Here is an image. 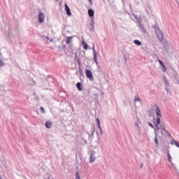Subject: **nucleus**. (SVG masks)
<instances>
[{
  "instance_id": "nucleus-1",
  "label": "nucleus",
  "mask_w": 179,
  "mask_h": 179,
  "mask_svg": "<svg viewBox=\"0 0 179 179\" xmlns=\"http://www.w3.org/2000/svg\"><path fill=\"white\" fill-rule=\"evenodd\" d=\"M154 108L157 115V118L154 117L152 120L154 126L155 127V128L154 127L155 135H157V132L160 131V128H161L162 135H163V131H164L165 132H167V130L164 127V124L162 123V120H160V118H162V111H160V108H159V106H157V105H155Z\"/></svg>"
},
{
  "instance_id": "nucleus-2",
  "label": "nucleus",
  "mask_w": 179,
  "mask_h": 179,
  "mask_svg": "<svg viewBox=\"0 0 179 179\" xmlns=\"http://www.w3.org/2000/svg\"><path fill=\"white\" fill-rule=\"evenodd\" d=\"M155 33L157 34V37L159 41H162L163 40V33H162V31H160V29L157 27L155 29Z\"/></svg>"
},
{
  "instance_id": "nucleus-3",
  "label": "nucleus",
  "mask_w": 179,
  "mask_h": 179,
  "mask_svg": "<svg viewBox=\"0 0 179 179\" xmlns=\"http://www.w3.org/2000/svg\"><path fill=\"white\" fill-rule=\"evenodd\" d=\"M85 75L90 80H93V73L90 70H85Z\"/></svg>"
},
{
  "instance_id": "nucleus-4",
  "label": "nucleus",
  "mask_w": 179,
  "mask_h": 179,
  "mask_svg": "<svg viewBox=\"0 0 179 179\" xmlns=\"http://www.w3.org/2000/svg\"><path fill=\"white\" fill-rule=\"evenodd\" d=\"M45 18V15L43 13H39L38 14V22L39 23H43L44 22V19Z\"/></svg>"
},
{
  "instance_id": "nucleus-5",
  "label": "nucleus",
  "mask_w": 179,
  "mask_h": 179,
  "mask_svg": "<svg viewBox=\"0 0 179 179\" xmlns=\"http://www.w3.org/2000/svg\"><path fill=\"white\" fill-rule=\"evenodd\" d=\"M158 62H159V65L161 66L162 72H166L167 68H166V66H164V64H163V62H162V60H160V59H158Z\"/></svg>"
},
{
  "instance_id": "nucleus-6",
  "label": "nucleus",
  "mask_w": 179,
  "mask_h": 179,
  "mask_svg": "<svg viewBox=\"0 0 179 179\" xmlns=\"http://www.w3.org/2000/svg\"><path fill=\"white\" fill-rule=\"evenodd\" d=\"M96 161V157H94V153L92 152L90 157V163H94Z\"/></svg>"
},
{
  "instance_id": "nucleus-7",
  "label": "nucleus",
  "mask_w": 179,
  "mask_h": 179,
  "mask_svg": "<svg viewBox=\"0 0 179 179\" xmlns=\"http://www.w3.org/2000/svg\"><path fill=\"white\" fill-rule=\"evenodd\" d=\"M65 8H66V15L68 16H71V15H72V13H71V9L69 8V6H68V4L65 3Z\"/></svg>"
},
{
  "instance_id": "nucleus-8",
  "label": "nucleus",
  "mask_w": 179,
  "mask_h": 179,
  "mask_svg": "<svg viewBox=\"0 0 179 179\" xmlns=\"http://www.w3.org/2000/svg\"><path fill=\"white\" fill-rule=\"evenodd\" d=\"M77 86V89L79 92H82V90H83V85H82L81 83H78L76 84Z\"/></svg>"
},
{
  "instance_id": "nucleus-9",
  "label": "nucleus",
  "mask_w": 179,
  "mask_h": 179,
  "mask_svg": "<svg viewBox=\"0 0 179 179\" xmlns=\"http://www.w3.org/2000/svg\"><path fill=\"white\" fill-rule=\"evenodd\" d=\"M73 38V36H68L66 40V44H71V43H72Z\"/></svg>"
},
{
  "instance_id": "nucleus-10",
  "label": "nucleus",
  "mask_w": 179,
  "mask_h": 179,
  "mask_svg": "<svg viewBox=\"0 0 179 179\" xmlns=\"http://www.w3.org/2000/svg\"><path fill=\"white\" fill-rule=\"evenodd\" d=\"M171 145H175L176 148H179V142L176 141V140H171Z\"/></svg>"
},
{
  "instance_id": "nucleus-11",
  "label": "nucleus",
  "mask_w": 179,
  "mask_h": 179,
  "mask_svg": "<svg viewBox=\"0 0 179 179\" xmlns=\"http://www.w3.org/2000/svg\"><path fill=\"white\" fill-rule=\"evenodd\" d=\"M88 15L90 17H93L94 16V11L92 9L88 10Z\"/></svg>"
},
{
  "instance_id": "nucleus-12",
  "label": "nucleus",
  "mask_w": 179,
  "mask_h": 179,
  "mask_svg": "<svg viewBox=\"0 0 179 179\" xmlns=\"http://www.w3.org/2000/svg\"><path fill=\"white\" fill-rule=\"evenodd\" d=\"M96 122H97V125L99 128L100 132L103 131V129H101V126L100 125V119L97 118L96 119Z\"/></svg>"
},
{
  "instance_id": "nucleus-13",
  "label": "nucleus",
  "mask_w": 179,
  "mask_h": 179,
  "mask_svg": "<svg viewBox=\"0 0 179 179\" xmlns=\"http://www.w3.org/2000/svg\"><path fill=\"white\" fill-rule=\"evenodd\" d=\"M83 48L84 50H87V48H89V45L85 42V41H83Z\"/></svg>"
},
{
  "instance_id": "nucleus-14",
  "label": "nucleus",
  "mask_w": 179,
  "mask_h": 179,
  "mask_svg": "<svg viewBox=\"0 0 179 179\" xmlns=\"http://www.w3.org/2000/svg\"><path fill=\"white\" fill-rule=\"evenodd\" d=\"M45 127L46 128H51L52 127V123H51V122H46Z\"/></svg>"
},
{
  "instance_id": "nucleus-15",
  "label": "nucleus",
  "mask_w": 179,
  "mask_h": 179,
  "mask_svg": "<svg viewBox=\"0 0 179 179\" xmlns=\"http://www.w3.org/2000/svg\"><path fill=\"white\" fill-rule=\"evenodd\" d=\"M134 43L136 44V45H142V42H141L139 40H134Z\"/></svg>"
},
{
  "instance_id": "nucleus-16",
  "label": "nucleus",
  "mask_w": 179,
  "mask_h": 179,
  "mask_svg": "<svg viewBox=\"0 0 179 179\" xmlns=\"http://www.w3.org/2000/svg\"><path fill=\"white\" fill-rule=\"evenodd\" d=\"M155 143H156V145H159V140L157 139V135L155 134Z\"/></svg>"
},
{
  "instance_id": "nucleus-17",
  "label": "nucleus",
  "mask_w": 179,
  "mask_h": 179,
  "mask_svg": "<svg viewBox=\"0 0 179 179\" xmlns=\"http://www.w3.org/2000/svg\"><path fill=\"white\" fill-rule=\"evenodd\" d=\"M0 66H5V62L0 59Z\"/></svg>"
},
{
  "instance_id": "nucleus-18",
  "label": "nucleus",
  "mask_w": 179,
  "mask_h": 179,
  "mask_svg": "<svg viewBox=\"0 0 179 179\" xmlns=\"http://www.w3.org/2000/svg\"><path fill=\"white\" fill-rule=\"evenodd\" d=\"M141 28L142 31H143V33H147L146 29H145V27L141 25Z\"/></svg>"
},
{
  "instance_id": "nucleus-19",
  "label": "nucleus",
  "mask_w": 179,
  "mask_h": 179,
  "mask_svg": "<svg viewBox=\"0 0 179 179\" xmlns=\"http://www.w3.org/2000/svg\"><path fill=\"white\" fill-rule=\"evenodd\" d=\"M135 101H139L141 103V99L138 96L135 97Z\"/></svg>"
},
{
  "instance_id": "nucleus-20",
  "label": "nucleus",
  "mask_w": 179,
  "mask_h": 179,
  "mask_svg": "<svg viewBox=\"0 0 179 179\" xmlns=\"http://www.w3.org/2000/svg\"><path fill=\"white\" fill-rule=\"evenodd\" d=\"M40 110H41V111L42 113H45V109H44V107L41 106V107L40 108Z\"/></svg>"
},
{
  "instance_id": "nucleus-21",
  "label": "nucleus",
  "mask_w": 179,
  "mask_h": 179,
  "mask_svg": "<svg viewBox=\"0 0 179 179\" xmlns=\"http://www.w3.org/2000/svg\"><path fill=\"white\" fill-rule=\"evenodd\" d=\"M148 125H149V127H150L151 128H153L155 129V126H153V124H152L151 122H148Z\"/></svg>"
},
{
  "instance_id": "nucleus-22",
  "label": "nucleus",
  "mask_w": 179,
  "mask_h": 179,
  "mask_svg": "<svg viewBox=\"0 0 179 179\" xmlns=\"http://www.w3.org/2000/svg\"><path fill=\"white\" fill-rule=\"evenodd\" d=\"M168 159H169V162L171 163V155H170V154H168Z\"/></svg>"
},
{
  "instance_id": "nucleus-23",
  "label": "nucleus",
  "mask_w": 179,
  "mask_h": 179,
  "mask_svg": "<svg viewBox=\"0 0 179 179\" xmlns=\"http://www.w3.org/2000/svg\"><path fill=\"white\" fill-rule=\"evenodd\" d=\"M76 177L77 179H78V178H80V176H79V172H77V173H76Z\"/></svg>"
},
{
  "instance_id": "nucleus-24",
  "label": "nucleus",
  "mask_w": 179,
  "mask_h": 179,
  "mask_svg": "<svg viewBox=\"0 0 179 179\" xmlns=\"http://www.w3.org/2000/svg\"><path fill=\"white\" fill-rule=\"evenodd\" d=\"M34 99H35L36 101H38V100H40V97H38V96H35Z\"/></svg>"
},
{
  "instance_id": "nucleus-25",
  "label": "nucleus",
  "mask_w": 179,
  "mask_h": 179,
  "mask_svg": "<svg viewBox=\"0 0 179 179\" xmlns=\"http://www.w3.org/2000/svg\"><path fill=\"white\" fill-rule=\"evenodd\" d=\"M40 36L41 37V38H43V40H45V36L40 35Z\"/></svg>"
},
{
  "instance_id": "nucleus-26",
  "label": "nucleus",
  "mask_w": 179,
  "mask_h": 179,
  "mask_svg": "<svg viewBox=\"0 0 179 179\" xmlns=\"http://www.w3.org/2000/svg\"><path fill=\"white\" fill-rule=\"evenodd\" d=\"M79 72H80V73H82V69H79Z\"/></svg>"
},
{
  "instance_id": "nucleus-27",
  "label": "nucleus",
  "mask_w": 179,
  "mask_h": 179,
  "mask_svg": "<svg viewBox=\"0 0 179 179\" xmlns=\"http://www.w3.org/2000/svg\"><path fill=\"white\" fill-rule=\"evenodd\" d=\"M34 95L36 96V93H34Z\"/></svg>"
},
{
  "instance_id": "nucleus-28",
  "label": "nucleus",
  "mask_w": 179,
  "mask_h": 179,
  "mask_svg": "<svg viewBox=\"0 0 179 179\" xmlns=\"http://www.w3.org/2000/svg\"><path fill=\"white\" fill-rule=\"evenodd\" d=\"M90 1V2H92V0H89Z\"/></svg>"
},
{
  "instance_id": "nucleus-29",
  "label": "nucleus",
  "mask_w": 179,
  "mask_h": 179,
  "mask_svg": "<svg viewBox=\"0 0 179 179\" xmlns=\"http://www.w3.org/2000/svg\"><path fill=\"white\" fill-rule=\"evenodd\" d=\"M50 41H52V40H50Z\"/></svg>"
},
{
  "instance_id": "nucleus-30",
  "label": "nucleus",
  "mask_w": 179,
  "mask_h": 179,
  "mask_svg": "<svg viewBox=\"0 0 179 179\" xmlns=\"http://www.w3.org/2000/svg\"><path fill=\"white\" fill-rule=\"evenodd\" d=\"M78 179H80V178H78Z\"/></svg>"
}]
</instances>
